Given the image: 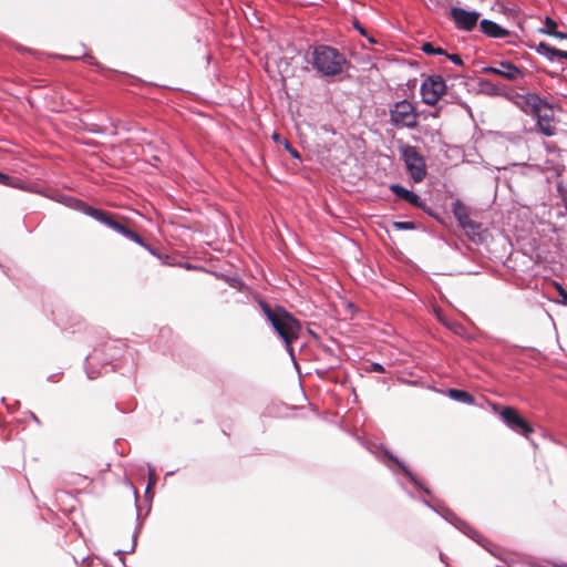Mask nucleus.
I'll return each instance as SVG.
<instances>
[{
    "mask_svg": "<svg viewBox=\"0 0 567 567\" xmlns=\"http://www.w3.org/2000/svg\"><path fill=\"white\" fill-rule=\"evenodd\" d=\"M259 306L276 333L285 342L287 352L293 358L292 343L297 341L301 334V322L284 307L271 308L262 300L259 301Z\"/></svg>",
    "mask_w": 567,
    "mask_h": 567,
    "instance_id": "obj_1",
    "label": "nucleus"
},
{
    "mask_svg": "<svg viewBox=\"0 0 567 567\" xmlns=\"http://www.w3.org/2000/svg\"><path fill=\"white\" fill-rule=\"evenodd\" d=\"M312 68L323 76L340 75L347 65V59L338 49L320 44L315 47L311 54Z\"/></svg>",
    "mask_w": 567,
    "mask_h": 567,
    "instance_id": "obj_2",
    "label": "nucleus"
},
{
    "mask_svg": "<svg viewBox=\"0 0 567 567\" xmlns=\"http://www.w3.org/2000/svg\"><path fill=\"white\" fill-rule=\"evenodd\" d=\"M526 104L530 109V113L536 117V124L539 132L545 136H553L556 127L553 124L554 115L551 107L543 101L537 94H527L525 96Z\"/></svg>",
    "mask_w": 567,
    "mask_h": 567,
    "instance_id": "obj_3",
    "label": "nucleus"
},
{
    "mask_svg": "<svg viewBox=\"0 0 567 567\" xmlns=\"http://www.w3.org/2000/svg\"><path fill=\"white\" fill-rule=\"evenodd\" d=\"M400 155L404 162L406 173L414 183H421L426 176V163L415 146L402 145Z\"/></svg>",
    "mask_w": 567,
    "mask_h": 567,
    "instance_id": "obj_4",
    "label": "nucleus"
},
{
    "mask_svg": "<svg viewBox=\"0 0 567 567\" xmlns=\"http://www.w3.org/2000/svg\"><path fill=\"white\" fill-rule=\"evenodd\" d=\"M390 122L396 128H415L419 124V113L412 102L402 100L390 109Z\"/></svg>",
    "mask_w": 567,
    "mask_h": 567,
    "instance_id": "obj_5",
    "label": "nucleus"
},
{
    "mask_svg": "<svg viewBox=\"0 0 567 567\" xmlns=\"http://www.w3.org/2000/svg\"><path fill=\"white\" fill-rule=\"evenodd\" d=\"M446 83L441 75L427 76L421 84L420 93L423 103L434 106L446 93Z\"/></svg>",
    "mask_w": 567,
    "mask_h": 567,
    "instance_id": "obj_6",
    "label": "nucleus"
},
{
    "mask_svg": "<svg viewBox=\"0 0 567 567\" xmlns=\"http://www.w3.org/2000/svg\"><path fill=\"white\" fill-rule=\"evenodd\" d=\"M452 213L456 218L458 226L465 231V234L473 240L480 237L481 225L471 218L468 207L456 199L452 203Z\"/></svg>",
    "mask_w": 567,
    "mask_h": 567,
    "instance_id": "obj_7",
    "label": "nucleus"
},
{
    "mask_svg": "<svg viewBox=\"0 0 567 567\" xmlns=\"http://www.w3.org/2000/svg\"><path fill=\"white\" fill-rule=\"evenodd\" d=\"M502 421L511 430L528 436L534 432L532 425L520 416L518 411L512 406H505L499 411Z\"/></svg>",
    "mask_w": 567,
    "mask_h": 567,
    "instance_id": "obj_8",
    "label": "nucleus"
},
{
    "mask_svg": "<svg viewBox=\"0 0 567 567\" xmlns=\"http://www.w3.org/2000/svg\"><path fill=\"white\" fill-rule=\"evenodd\" d=\"M96 216H94V219L109 226L113 230L120 233L124 237L128 238L130 240L136 243L137 245L142 246L144 245V239L134 230L125 227L124 225L120 224L118 221L114 220L112 216L106 212H93Z\"/></svg>",
    "mask_w": 567,
    "mask_h": 567,
    "instance_id": "obj_9",
    "label": "nucleus"
},
{
    "mask_svg": "<svg viewBox=\"0 0 567 567\" xmlns=\"http://www.w3.org/2000/svg\"><path fill=\"white\" fill-rule=\"evenodd\" d=\"M486 74L499 75L508 81H517L524 78V70L509 61H501L496 66H485L482 70Z\"/></svg>",
    "mask_w": 567,
    "mask_h": 567,
    "instance_id": "obj_10",
    "label": "nucleus"
},
{
    "mask_svg": "<svg viewBox=\"0 0 567 567\" xmlns=\"http://www.w3.org/2000/svg\"><path fill=\"white\" fill-rule=\"evenodd\" d=\"M451 17L458 30L471 31L476 27L480 14L476 11L454 7L451 9Z\"/></svg>",
    "mask_w": 567,
    "mask_h": 567,
    "instance_id": "obj_11",
    "label": "nucleus"
},
{
    "mask_svg": "<svg viewBox=\"0 0 567 567\" xmlns=\"http://www.w3.org/2000/svg\"><path fill=\"white\" fill-rule=\"evenodd\" d=\"M58 202L73 208V209H76V210H81L82 213H84L85 215L94 218V216H96L93 212H103L102 209H99V208H94L92 206H89L87 204H85L84 202L75 198V197H71V196H68V195H60L58 197Z\"/></svg>",
    "mask_w": 567,
    "mask_h": 567,
    "instance_id": "obj_12",
    "label": "nucleus"
},
{
    "mask_svg": "<svg viewBox=\"0 0 567 567\" xmlns=\"http://www.w3.org/2000/svg\"><path fill=\"white\" fill-rule=\"evenodd\" d=\"M390 190L400 199L408 202L409 204L415 207H422L423 202L417 194L412 190L406 189L405 187L399 184H392L390 186Z\"/></svg>",
    "mask_w": 567,
    "mask_h": 567,
    "instance_id": "obj_13",
    "label": "nucleus"
},
{
    "mask_svg": "<svg viewBox=\"0 0 567 567\" xmlns=\"http://www.w3.org/2000/svg\"><path fill=\"white\" fill-rule=\"evenodd\" d=\"M480 27L482 32L489 38L503 39L509 35L507 29L488 19L482 20Z\"/></svg>",
    "mask_w": 567,
    "mask_h": 567,
    "instance_id": "obj_14",
    "label": "nucleus"
},
{
    "mask_svg": "<svg viewBox=\"0 0 567 567\" xmlns=\"http://www.w3.org/2000/svg\"><path fill=\"white\" fill-rule=\"evenodd\" d=\"M0 185L21 189L28 193H39L32 184H25L21 178L11 177L0 172Z\"/></svg>",
    "mask_w": 567,
    "mask_h": 567,
    "instance_id": "obj_15",
    "label": "nucleus"
},
{
    "mask_svg": "<svg viewBox=\"0 0 567 567\" xmlns=\"http://www.w3.org/2000/svg\"><path fill=\"white\" fill-rule=\"evenodd\" d=\"M447 395L461 403L472 405L475 403V398L467 391L460 389H449Z\"/></svg>",
    "mask_w": 567,
    "mask_h": 567,
    "instance_id": "obj_16",
    "label": "nucleus"
},
{
    "mask_svg": "<svg viewBox=\"0 0 567 567\" xmlns=\"http://www.w3.org/2000/svg\"><path fill=\"white\" fill-rule=\"evenodd\" d=\"M558 51L559 49H556L545 42H540L537 47V52L544 55L550 62L558 60Z\"/></svg>",
    "mask_w": 567,
    "mask_h": 567,
    "instance_id": "obj_17",
    "label": "nucleus"
},
{
    "mask_svg": "<svg viewBox=\"0 0 567 567\" xmlns=\"http://www.w3.org/2000/svg\"><path fill=\"white\" fill-rule=\"evenodd\" d=\"M385 456H388L391 461H393L399 467L400 470L404 473V475L415 485L419 486V482L416 480V477L414 476V474L410 471V468L403 463L401 462L396 456H394L392 453H390L389 451L385 452Z\"/></svg>",
    "mask_w": 567,
    "mask_h": 567,
    "instance_id": "obj_18",
    "label": "nucleus"
},
{
    "mask_svg": "<svg viewBox=\"0 0 567 567\" xmlns=\"http://www.w3.org/2000/svg\"><path fill=\"white\" fill-rule=\"evenodd\" d=\"M422 51L427 54V55H433V54H446V52L440 48V47H434L431 42H425L422 44Z\"/></svg>",
    "mask_w": 567,
    "mask_h": 567,
    "instance_id": "obj_19",
    "label": "nucleus"
},
{
    "mask_svg": "<svg viewBox=\"0 0 567 567\" xmlns=\"http://www.w3.org/2000/svg\"><path fill=\"white\" fill-rule=\"evenodd\" d=\"M443 323L455 334L464 336L465 327L457 321H443Z\"/></svg>",
    "mask_w": 567,
    "mask_h": 567,
    "instance_id": "obj_20",
    "label": "nucleus"
},
{
    "mask_svg": "<svg viewBox=\"0 0 567 567\" xmlns=\"http://www.w3.org/2000/svg\"><path fill=\"white\" fill-rule=\"evenodd\" d=\"M557 22L551 18L547 17L545 20V25L539 30L542 33L553 35V32L556 31Z\"/></svg>",
    "mask_w": 567,
    "mask_h": 567,
    "instance_id": "obj_21",
    "label": "nucleus"
},
{
    "mask_svg": "<svg viewBox=\"0 0 567 567\" xmlns=\"http://www.w3.org/2000/svg\"><path fill=\"white\" fill-rule=\"evenodd\" d=\"M393 227L399 230H411L415 228L413 221H394Z\"/></svg>",
    "mask_w": 567,
    "mask_h": 567,
    "instance_id": "obj_22",
    "label": "nucleus"
},
{
    "mask_svg": "<svg viewBox=\"0 0 567 567\" xmlns=\"http://www.w3.org/2000/svg\"><path fill=\"white\" fill-rule=\"evenodd\" d=\"M470 536L475 539L477 543H480L481 545H483L484 547H486L491 553H493L486 545L485 543L489 544L482 535H480L475 530H471V534Z\"/></svg>",
    "mask_w": 567,
    "mask_h": 567,
    "instance_id": "obj_23",
    "label": "nucleus"
},
{
    "mask_svg": "<svg viewBox=\"0 0 567 567\" xmlns=\"http://www.w3.org/2000/svg\"><path fill=\"white\" fill-rule=\"evenodd\" d=\"M282 145L285 146V148L288 151V153H289L292 157H295V158H300V155H299L298 151H297V150H295V148L290 145V143H289L287 140H284V141H282Z\"/></svg>",
    "mask_w": 567,
    "mask_h": 567,
    "instance_id": "obj_24",
    "label": "nucleus"
},
{
    "mask_svg": "<svg viewBox=\"0 0 567 567\" xmlns=\"http://www.w3.org/2000/svg\"><path fill=\"white\" fill-rule=\"evenodd\" d=\"M456 65H463V60L458 54H445Z\"/></svg>",
    "mask_w": 567,
    "mask_h": 567,
    "instance_id": "obj_25",
    "label": "nucleus"
},
{
    "mask_svg": "<svg viewBox=\"0 0 567 567\" xmlns=\"http://www.w3.org/2000/svg\"><path fill=\"white\" fill-rule=\"evenodd\" d=\"M371 371L381 373L384 372V368L382 364L374 362L371 364Z\"/></svg>",
    "mask_w": 567,
    "mask_h": 567,
    "instance_id": "obj_26",
    "label": "nucleus"
},
{
    "mask_svg": "<svg viewBox=\"0 0 567 567\" xmlns=\"http://www.w3.org/2000/svg\"><path fill=\"white\" fill-rule=\"evenodd\" d=\"M353 27L360 32V34L367 35L364 28L358 21L353 22Z\"/></svg>",
    "mask_w": 567,
    "mask_h": 567,
    "instance_id": "obj_27",
    "label": "nucleus"
},
{
    "mask_svg": "<svg viewBox=\"0 0 567 567\" xmlns=\"http://www.w3.org/2000/svg\"><path fill=\"white\" fill-rule=\"evenodd\" d=\"M551 37H555L557 39H567V33L556 30L555 32H553Z\"/></svg>",
    "mask_w": 567,
    "mask_h": 567,
    "instance_id": "obj_28",
    "label": "nucleus"
},
{
    "mask_svg": "<svg viewBox=\"0 0 567 567\" xmlns=\"http://www.w3.org/2000/svg\"><path fill=\"white\" fill-rule=\"evenodd\" d=\"M142 247L144 249H146L148 252H151L152 255L156 256V250L151 246L148 245L147 243L144 241V245H142Z\"/></svg>",
    "mask_w": 567,
    "mask_h": 567,
    "instance_id": "obj_29",
    "label": "nucleus"
},
{
    "mask_svg": "<svg viewBox=\"0 0 567 567\" xmlns=\"http://www.w3.org/2000/svg\"><path fill=\"white\" fill-rule=\"evenodd\" d=\"M559 292L563 298V303L567 305V292L561 287H559Z\"/></svg>",
    "mask_w": 567,
    "mask_h": 567,
    "instance_id": "obj_30",
    "label": "nucleus"
},
{
    "mask_svg": "<svg viewBox=\"0 0 567 567\" xmlns=\"http://www.w3.org/2000/svg\"><path fill=\"white\" fill-rule=\"evenodd\" d=\"M558 60H567V51L559 50L558 51Z\"/></svg>",
    "mask_w": 567,
    "mask_h": 567,
    "instance_id": "obj_31",
    "label": "nucleus"
},
{
    "mask_svg": "<svg viewBox=\"0 0 567 567\" xmlns=\"http://www.w3.org/2000/svg\"><path fill=\"white\" fill-rule=\"evenodd\" d=\"M272 138H274V141H276V142H281V143H282V141L280 140V135H279L278 133H274V134H272Z\"/></svg>",
    "mask_w": 567,
    "mask_h": 567,
    "instance_id": "obj_32",
    "label": "nucleus"
}]
</instances>
